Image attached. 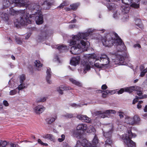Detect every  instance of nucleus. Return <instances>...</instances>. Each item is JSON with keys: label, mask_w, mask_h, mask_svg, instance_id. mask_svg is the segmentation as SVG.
<instances>
[{"label": "nucleus", "mask_w": 147, "mask_h": 147, "mask_svg": "<svg viewBox=\"0 0 147 147\" xmlns=\"http://www.w3.org/2000/svg\"><path fill=\"white\" fill-rule=\"evenodd\" d=\"M18 13L21 16L14 20L16 27L20 25L25 26L28 24H32L34 21L38 25L42 24L43 22V16L41 11V8L39 5L32 4L27 9L21 10L18 12L12 8L10 9V14L14 15Z\"/></svg>", "instance_id": "1"}, {"label": "nucleus", "mask_w": 147, "mask_h": 147, "mask_svg": "<svg viewBox=\"0 0 147 147\" xmlns=\"http://www.w3.org/2000/svg\"><path fill=\"white\" fill-rule=\"evenodd\" d=\"M103 45L109 47L115 44L117 53H112V59L115 64L119 63L121 65H126L125 59L128 58V55L125 52L126 47L121 39L115 33L108 34L102 39Z\"/></svg>", "instance_id": "2"}, {"label": "nucleus", "mask_w": 147, "mask_h": 147, "mask_svg": "<svg viewBox=\"0 0 147 147\" xmlns=\"http://www.w3.org/2000/svg\"><path fill=\"white\" fill-rule=\"evenodd\" d=\"M93 31V30L89 28L85 32H79L77 35L72 36V39L68 42L69 45L73 46L71 48V53L78 54L86 50L90 45V42L87 40Z\"/></svg>", "instance_id": "3"}, {"label": "nucleus", "mask_w": 147, "mask_h": 147, "mask_svg": "<svg viewBox=\"0 0 147 147\" xmlns=\"http://www.w3.org/2000/svg\"><path fill=\"white\" fill-rule=\"evenodd\" d=\"M97 58L94 54H86L84 55L81 59V68L78 69V71L80 74H84L90 69V65L93 64L94 62L95 66L98 68L101 67V64L97 63L96 58Z\"/></svg>", "instance_id": "4"}, {"label": "nucleus", "mask_w": 147, "mask_h": 147, "mask_svg": "<svg viewBox=\"0 0 147 147\" xmlns=\"http://www.w3.org/2000/svg\"><path fill=\"white\" fill-rule=\"evenodd\" d=\"M53 0H37L36 3H32L30 4H28L26 1L23 0H10V4L14 3L17 4L18 6L20 7L25 6L28 10V7L32 4H35L36 5H39L41 9L42 5L43 9H50L53 5L52 2H51Z\"/></svg>", "instance_id": "5"}, {"label": "nucleus", "mask_w": 147, "mask_h": 147, "mask_svg": "<svg viewBox=\"0 0 147 147\" xmlns=\"http://www.w3.org/2000/svg\"><path fill=\"white\" fill-rule=\"evenodd\" d=\"M136 136L135 134L132 133L130 128L127 130L126 133L122 135V138L124 143L128 147H135V143L131 140L132 138H135Z\"/></svg>", "instance_id": "6"}, {"label": "nucleus", "mask_w": 147, "mask_h": 147, "mask_svg": "<svg viewBox=\"0 0 147 147\" xmlns=\"http://www.w3.org/2000/svg\"><path fill=\"white\" fill-rule=\"evenodd\" d=\"M107 128L109 129V131H107L106 132L103 131L104 136L106 138H108L105 141V147H111L112 142L110 138L111 136L113 126L112 125H111L109 126H107Z\"/></svg>", "instance_id": "7"}, {"label": "nucleus", "mask_w": 147, "mask_h": 147, "mask_svg": "<svg viewBox=\"0 0 147 147\" xmlns=\"http://www.w3.org/2000/svg\"><path fill=\"white\" fill-rule=\"evenodd\" d=\"M116 111L113 110H108L104 111H98L95 112L94 115L99 118H104L106 117H111L113 116L112 114H116Z\"/></svg>", "instance_id": "8"}, {"label": "nucleus", "mask_w": 147, "mask_h": 147, "mask_svg": "<svg viewBox=\"0 0 147 147\" xmlns=\"http://www.w3.org/2000/svg\"><path fill=\"white\" fill-rule=\"evenodd\" d=\"M91 144L86 139L82 140V144L84 147H97L96 146L98 142V140L96 135H95L92 141Z\"/></svg>", "instance_id": "9"}, {"label": "nucleus", "mask_w": 147, "mask_h": 147, "mask_svg": "<svg viewBox=\"0 0 147 147\" xmlns=\"http://www.w3.org/2000/svg\"><path fill=\"white\" fill-rule=\"evenodd\" d=\"M134 90L136 91L138 96H140L142 91V89L140 87L136 86L125 88V92H126L131 93Z\"/></svg>", "instance_id": "10"}, {"label": "nucleus", "mask_w": 147, "mask_h": 147, "mask_svg": "<svg viewBox=\"0 0 147 147\" xmlns=\"http://www.w3.org/2000/svg\"><path fill=\"white\" fill-rule=\"evenodd\" d=\"M96 60H99L101 64L106 65L109 63V58L105 54H103L101 55L99 58H96Z\"/></svg>", "instance_id": "11"}, {"label": "nucleus", "mask_w": 147, "mask_h": 147, "mask_svg": "<svg viewBox=\"0 0 147 147\" xmlns=\"http://www.w3.org/2000/svg\"><path fill=\"white\" fill-rule=\"evenodd\" d=\"M140 0H122V2L125 4V5H129L131 3L132 4L131 6L135 8H138L139 7V3H138Z\"/></svg>", "instance_id": "12"}, {"label": "nucleus", "mask_w": 147, "mask_h": 147, "mask_svg": "<svg viewBox=\"0 0 147 147\" xmlns=\"http://www.w3.org/2000/svg\"><path fill=\"white\" fill-rule=\"evenodd\" d=\"M45 108L42 105L36 106L33 109L34 111L37 114L42 113L45 110Z\"/></svg>", "instance_id": "13"}, {"label": "nucleus", "mask_w": 147, "mask_h": 147, "mask_svg": "<svg viewBox=\"0 0 147 147\" xmlns=\"http://www.w3.org/2000/svg\"><path fill=\"white\" fill-rule=\"evenodd\" d=\"M80 60L81 58L79 56L74 57L71 60L70 64L72 65L76 66L80 63Z\"/></svg>", "instance_id": "14"}, {"label": "nucleus", "mask_w": 147, "mask_h": 147, "mask_svg": "<svg viewBox=\"0 0 147 147\" xmlns=\"http://www.w3.org/2000/svg\"><path fill=\"white\" fill-rule=\"evenodd\" d=\"M77 118L87 123H90L91 121V119L85 115H78L77 116Z\"/></svg>", "instance_id": "15"}, {"label": "nucleus", "mask_w": 147, "mask_h": 147, "mask_svg": "<svg viewBox=\"0 0 147 147\" xmlns=\"http://www.w3.org/2000/svg\"><path fill=\"white\" fill-rule=\"evenodd\" d=\"M72 88L70 87L66 86L64 85L61 86L57 88V91L60 94H63V91L70 90Z\"/></svg>", "instance_id": "16"}, {"label": "nucleus", "mask_w": 147, "mask_h": 147, "mask_svg": "<svg viewBox=\"0 0 147 147\" xmlns=\"http://www.w3.org/2000/svg\"><path fill=\"white\" fill-rule=\"evenodd\" d=\"M7 11L3 12L1 14V17L2 20L7 22H8L9 19V13L7 10Z\"/></svg>", "instance_id": "17"}, {"label": "nucleus", "mask_w": 147, "mask_h": 147, "mask_svg": "<svg viewBox=\"0 0 147 147\" xmlns=\"http://www.w3.org/2000/svg\"><path fill=\"white\" fill-rule=\"evenodd\" d=\"M57 118V116L56 115H52L51 117L47 118L45 119V121L48 124H51L54 122Z\"/></svg>", "instance_id": "18"}, {"label": "nucleus", "mask_w": 147, "mask_h": 147, "mask_svg": "<svg viewBox=\"0 0 147 147\" xmlns=\"http://www.w3.org/2000/svg\"><path fill=\"white\" fill-rule=\"evenodd\" d=\"M47 36V34L45 32H43L37 36L36 40L38 42H42L46 39Z\"/></svg>", "instance_id": "19"}, {"label": "nucleus", "mask_w": 147, "mask_h": 147, "mask_svg": "<svg viewBox=\"0 0 147 147\" xmlns=\"http://www.w3.org/2000/svg\"><path fill=\"white\" fill-rule=\"evenodd\" d=\"M121 10L123 14H127L129 11L130 10V7L129 5H123L121 6Z\"/></svg>", "instance_id": "20"}, {"label": "nucleus", "mask_w": 147, "mask_h": 147, "mask_svg": "<svg viewBox=\"0 0 147 147\" xmlns=\"http://www.w3.org/2000/svg\"><path fill=\"white\" fill-rule=\"evenodd\" d=\"M55 48L57 49L61 52L68 49V47L63 45H59L55 46Z\"/></svg>", "instance_id": "21"}, {"label": "nucleus", "mask_w": 147, "mask_h": 147, "mask_svg": "<svg viewBox=\"0 0 147 147\" xmlns=\"http://www.w3.org/2000/svg\"><path fill=\"white\" fill-rule=\"evenodd\" d=\"M125 122L127 124L131 125H133V117L128 116H126L125 117Z\"/></svg>", "instance_id": "22"}, {"label": "nucleus", "mask_w": 147, "mask_h": 147, "mask_svg": "<svg viewBox=\"0 0 147 147\" xmlns=\"http://www.w3.org/2000/svg\"><path fill=\"white\" fill-rule=\"evenodd\" d=\"M46 80L48 83L51 84L52 83L51 81L50 80V78L51 76V71L50 68L47 69V71Z\"/></svg>", "instance_id": "23"}, {"label": "nucleus", "mask_w": 147, "mask_h": 147, "mask_svg": "<svg viewBox=\"0 0 147 147\" xmlns=\"http://www.w3.org/2000/svg\"><path fill=\"white\" fill-rule=\"evenodd\" d=\"M142 93L140 94V96H136V98L133 100V104H135L136 102L138 101V100L139 99H142L146 98L147 97V95L144 94L143 95H142Z\"/></svg>", "instance_id": "24"}, {"label": "nucleus", "mask_w": 147, "mask_h": 147, "mask_svg": "<svg viewBox=\"0 0 147 147\" xmlns=\"http://www.w3.org/2000/svg\"><path fill=\"white\" fill-rule=\"evenodd\" d=\"M69 80L72 84L79 87L82 86V84L79 81H77L75 79L73 78H70L69 79Z\"/></svg>", "instance_id": "25"}, {"label": "nucleus", "mask_w": 147, "mask_h": 147, "mask_svg": "<svg viewBox=\"0 0 147 147\" xmlns=\"http://www.w3.org/2000/svg\"><path fill=\"white\" fill-rule=\"evenodd\" d=\"M87 129V125L84 124H81L78 125L76 127L77 130H82L83 131H85Z\"/></svg>", "instance_id": "26"}, {"label": "nucleus", "mask_w": 147, "mask_h": 147, "mask_svg": "<svg viewBox=\"0 0 147 147\" xmlns=\"http://www.w3.org/2000/svg\"><path fill=\"white\" fill-rule=\"evenodd\" d=\"M144 67L143 65H141L140 68V69L141 71L140 74L139 76L140 77H144L146 73L147 72V69H144Z\"/></svg>", "instance_id": "27"}, {"label": "nucleus", "mask_w": 147, "mask_h": 147, "mask_svg": "<svg viewBox=\"0 0 147 147\" xmlns=\"http://www.w3.org/2000/svg\"><path fill=\"white\" fill-rule=\"evenodd\" d=\"M43 138L45 139H49L54 142H55V138L51 134H47L44 135L43 136Z\"/></svg>", "instance_id": "28"}, {"label": "nucleus", "mask_w": 147, "mask_h": 147, "mask_svg": "<svg viewBox=\"0 0 147 147\" xmlns=\"http://www.w3.org/2000/svg\"><path fill=\"white\" fill-rule=\"evenodd\" d=\"M141 121L140 117L137 115H135L133 117V125L135 124H139Z\"/></svg>", "instance_id": "29"}, {"label": "nucleus", "mask_w": 147, "mask_h": 147, "mask_svg": "<svg viewBox=\"0 0 147 147\" xmlns=\"http://www.w3.org/2000/svg\"><path fill=\"white\" fill-rule=\"evenodd\" d=\"M107 7L109 10H114L116 9L117 5H115L114 3H110L107 4Z\"/></svg>", "instance_id": "30"}, {"label": "nucleus", "mask_w": 147, "mask_h": 147, "mask_svg": "<svg viewBox=\"0 0 147 147\" xmlns=\"http://www.w3.org/2000/svg\"><path fill=\"white\" fill-rule=\"evenodd\" d=\"M121 16V14L119 11H116L113 13V18L115 20H118Z\"/></svg>", "instance_id": "31"}, {"label": "nucleus", "mask_w": 147, "mask_h": 147, "mask_svg": "<svg viewBox=\"0 0 147 147\" xmlns=\"http://www.w3.org/2000/svg\"><path fill=\"white\" fill-rule=\"evenodd\" d=\"M34 63L35 66L37 68V70H39L40 68L42 66V64L40 63V61L39 60H36Z\"/></svg>", "instance_id": "32"}, {"label": "nucleus", "mask_w": 147, "mask_h": 147, "mask_svg": "<svg viewBox=\"0 0 147 147\" xmlns=\"http://www.w3.org/2000/svg\"><path fill=\"white\" fill-rule=\"evenodd\" d=\"M9 0H3V9L7 8L9 7Z\"/></svg>", "instance_id": "33"}, {"label": "nucleus", "mask_w": 147, "mask_h": 147, "mask_svg": "<svg viewBox=\"0 0 147 147\" xmlns=\"http://www.w3.org/2000/svg\"><path fill=\"white\" fill-rule=\"evenodd\" d=\"M79 5L80 3H77L71 4L70 5V7L71 8V10H75L76 9Z\"/></svg>", "instance_id": "34"}, {"label": "nucleus", "mask_w": 147, "mask_h": 147, "mask_svg": "<svg viewBox=\"0 0 147 147\" xmlns=\"http://www.w3.org/2000/svg\"><path fill=\"white\" fill-rule=\"evenodd\" d=\"M18 78L20 83H24L26 79L25 75L23 74H21L19 76Z\"/></svg>", "instance_id": "35"}, {"label": "nucleus", "mask_w": 147, "mask_h": 147, "mask_svg": "<svg viewBox=\"0 0 147 147\" xmlns=\"http://www.w3.org/2000/svg\"><path fill=\"white\" fill-rule=\"evenodd\" d=\"M0 147H9V146L6 141L0 140Z\"/></svg>", "instance_id": "36"}, {"label": "nucleus", "mask_w": 147, "mask_h": 147, "mask_svg": "<svg viewBox=\"0 0 147 147\" xmlns=\"http://www.w3.org/2000/svg\"><path fill=\"white\" fill-rule=\"evenodd\" d=\"M129 20V16L128 14L124 15L121 19V21L123 22H126Z\"/></svg>", "instance_id": "37"}, {"label": "nucleus", "mask_w": 147, "mask_h": 147, "mask_svg": "<svg viewBox=\"0 0 147 147\" xmlns=\"http://www.w3.org/2000/svg\"><path fill=\"white\" fill-rule=\"evenodd\" d=\"M87 104H76L75 103H72L71 104V106L74 108H76L78 107H82V106L84 105H86Z\"/></svg>", "instance_id": "38"}, {"label": "nucleus", "mask_w": 147, "mask_h": 147, "mask_svg": "<svg viewBox=\"0 0 147 147\" xmlns=\"http://www.w3.org/2000/svg\"><path fill=\"white\" fill-rule=\"evenodd\" d=\"M87 132L88 133H91L92 132H94L95 131V129L93 126L90 125L88 127H87Z\"/></svg>", "instance_id": "39"}, {"label": "nucleus", "mask_w": 147, "mask_h": 147, "mask_svg": "<svg viewBox=\"0 0 147 147\" xmlns=\"http://www.w3.org/2000/svg\"><path fill=\"white\" fill-rule=\"evenodd\" d=\"M107 90H106L105 91H103L101 90H100L98 91V92H101L102 93V96L103 98H105L107 96V94H109L108 93H107Z\"/></svg>", "instance_id": "40"}, {"label": "nucleus", "mask_w": 147, "mask_h": 147, "mask_svg": "<svg viewBox=\"0 0 147 147\" xmlns=\"http://www.w3.org/2000/svg\"><path fill=\"white\" fill-rule=\"evenodd\" d=\"M69 3L68 2L64 1L63 3H61L60 5L58 7V8H63L64 6L67 5H69Z\"/></svg>", "instance_id": "41"}, {"label": "nucleus", "mask_w": 147, "mask_h": 147, "mask_svg": "<svg viewBox=\"0 0 147 147\" xmlns=\"http://www.w3.org/2000/svg\"><path fill=\"white\" fill-rule=\"evenodd\" d=\"M47 99L46 97H42L40 98H38L36 100L37 102H43L46 101Z\"/></svg>", "instance_id": "42"}, {"label": "nucleus", "mask_w": 147, "mask_h": 147, "mask_svg": "<svg viewBox=\"0 0 147 147\" xmlns=\"http://www.w3.org/2000/svg\"><path fill=\"white\" fill-rule=\"evenodd\" d=\"M15 40L16 42L19 44L21 45L22 43V40L19 37H18L17 36H15Z\"/></svg>", "instance_id": "43"}, {"label": "nucleus", "mask_w": 147, "mask_h": 147, "mask_svg": "<svg viewBox=\"0 0 147 147\" xmlns=\"http://www.w3.org/2000/svg\"><path fill=\"white\" fill-rule=\"evenodd\" d=\"M20 83V84L18 87V89L19 90H21L25 87V85L24 83Z\"/></svg>", "instance_id": "44"}, {"label": "nucleus", "mask_w": 147, "mask_h": 147, "mask_svg": "<svg viewBox=\"0 0 147 147\" xmlns=\"http://www.w3.org/2000/svg\"><path fill=\"white\" fill-rule=\"evenodd\" d=\"M65 136L64 134H62L61 136V138H59L58 139V141L59 142H63L65 139Z\"/></svg>", "instance_id": "45"}, {"label": "nucleus", "mask_w": 147, "mask_h": 147, "mask_svg": "<svg viewBox=\"0 0 147 147\" xmlns=\"http://www.w3.org/2000/svg\"><path fill=\"white\" fill-rule=\"evenodd\" d=\"M107 93H108L109 95H112L114 94L117 92V89L112 90H107Z\"/></svg>", "instance_id": "46"}, {"label": "nucleus", "mask_w": 147, "mask_h": 147, "mask_svg": "<svg viewBox=\"0 0 147 147\" xmlns=\"http://www.w3.org/2000/svg\"><path fill=\"white\" fill-rule=\"evenodd\" d=\"M17 92V89H15L11 90L10 92V95H13L16 94Z\"/></svg>", "instance_id": "47"}, {"label": "nucleus", "mask_w": 147, "mask_h": 147, "mask_svg": "<svg viewBox=\"0 0 147 147\" xmlns=\"http://www.w3.org/2000/svg\"><path fill=\"white\" fill-rule=\"evenodd\" d=\"M118 113H119L118 115L120 118L122 119L123 118L125 115L124 113L123 112L120 111L118 112Z\"/></svg>", "instance_id": "48"}, {"label": "nucleus", "mask_w": 147, "mask_h": 147, "mask_svg": "<svg viewBox=\"0 0 147 147\" xmlns=\"http://www.w3.org/2000/svg\"><path fill=\"white\" fill-rule=\"evenodd\" d=\"M38 143L42 145L45 146H47L48 145V144H47L43 143L41 141V140L39 139H38Z\"/></svg>", "instance_id": "49"}, {"label": "nucleus", "mask_w": 147, "mask_h": 147, "mask_svg": "<svg viewBox=\"0 0 147 147\" xmlns=\"http://www.w3.org/2000/svg\"><path fill=\"white\" fill-rule=\"evenodd\" d=\"M38 143L42 145L45 146H47L48 145V144H47L43 143L41 141V140L39 139H38Z\"/></svg>", "instance_id": "50"}, {"label": "nucleus", "mask_w": 147, "mask_h": 147, "mask_svg": "<svg viewBox=\"0 0 147 147\" xmlns=\"http://www.w3.org/2000/svg\"><path fill=\"white\" fill-rule=\"evenodd\" d=\"M64 116L68 118H71L73 117V115L71 113H67Z\"/></svg>", "instance_id": "51"}, {"label": "nucleus", "mask_w": 147, "mask_h": 147, "mask_svg": "<svg viewBox=\"0 0 147 147\" xmlns=\"http://www.w3.org/2000/svg\"><path fill=\"white\" fill-rule=\"evenodd\" d=\"M143 102L142 101L140 100L139 101L137 105V108L138 109H140L142 107V106L141 104L143 103Z\"/></svg>", "instance_id": "52"}, {"label": "nucleus", "mask_w": 147, "mask_h": 147, "mask_svg": "<svg viewBox=\"0 0 147 147\" xmlns=\"http://www.w3.org/2000/svg\"><path fill=\"white\" fill-rule=\"evenodd\" d=\"M82 141L81 142H80V141H78L77 142L75 146V147H81V145H82L83 146L82 144Z\"/></svg>", "instance_id": "53"}, {"label": "nucleus", "mask_w": 147, "mask_h": 147, "mask_svg": "<svg viewBox=\"0 0 147 147\" xmlns=\"http://www.w3.org/2000/svg\"><path fill=\"white\" fill-rule=\"evenodd\" d=\"M124 91H125V88H122L120 89L118 91H117L118 94H121L123 93Z\"/></svg>", "instance_id": "54"}, {"label": "nucleus", "mask_w": 147, "mask_h": 147, "mask_svg": "<svg viewBox=\"0 0 147 147\" xmlns=\"http://www.w3.org/2000/svg\"><path fill=\"white\" fill-rule=\"evenodd\" d=\"M133 47L134 48L136 49H138L140 48L141 46L140 45L138 44H136L134 45Z\"/></svg>", "instance_id": "55"}, {"label": "nucleus", "mask_w": 147, "mask_h": 147, "mask_svg": "<svg viewBox=\"0 0 147 147\" xmlns=\"http://www.w3.org/2000/svg\"><path fill=\"white\" fill-rule=\"evenodd\" d=\"M144 87L145 88H147V79H145L143 83Z\"/></svg>", "instance_id": "56"}, {"label": "nucleus", "mask_w": 147, "mask_h": 147, "mask_svg": "<svg viewBox=\"0 0 147 147\" xmlns=\"http://www.w3.org/2000/svg\"><path fill=\"white\" fill-rule=\"evenodd\" d=\"M3 105L6 107L8 106L9 105V103L6 100H4L3 101Z\"/></svg>", "instance_id": "57"}, {"label": "nucleus", "mask_w": 147, "mask_h": 147, "mask_svg": "<svg viewBox=\"0 0 147 147\" xmlns=\"http://www.w3.org/2000/svg\"><path fill=\"white\" fill-rule=\"evenodd\" d=\"M107 88V86L106 84H103L101 86V88L102 90H105Z\"/></svg>", "instance_id": "58"}, {"label": "nucleus", "mask_w": 147, "mask_h": 147, "mask_svg": "<svg viewBox=\"0 0 147 147\" xmlns=\"http://www.w3.org/2000/svg\"><path fill=\"white\" fill-rule=\"evenodd\" d=\"M54 60L55 61H57V62H59V63H60V60L57 56H56L54 58Z\"/></svg>", "instance_id": "59"}, {"label": "nucleus", "mask_w": 147, "mask_h": 147, "mask_svg": "<svg viewBox=\"0 0 147 147\" xmlns=\"http://www.w3.org/2000/svg\"><path fill=\"white\" fill-rule=\"evenodd\" d=\"M31 34V33L29 32L25 36V38L26 39H28L30 36Z\"/></svg>", "instance_id": "60"}, {"label": "nucleus", "mask_w": 147, "mask_h": 147, "mask_svg": "<svg viewBox=\"0 0 147 147\" xmlns=\"http://www.w3.org/2000/svg\"><path fill=\"white\" fill-rule=\"evenodd\" d=\"M63 147H71L67 143H64L63 144Z\"/></svg>", "instance_id": "61"}, {"label": "nucleus", "mask_w": 147, "mask_h": 147, "mask_svg": "<svg viewBox=\"0 0 147 147\" xmlns=\"http://www.w3.org/2000/svg\"><path fill=\"white\" fill-rule=\"evenodd\" d=\"M142 4L145 5H147V0H142Z\"/></svg>", "instance_id": "62"}, {"label": "nucleus", "mask_w": 147, "mask_h": 147, "mask_svg": "<svg viewBox=\"0 0 147 147\" xmlns=\"http://www.w3.org/2000/svg\"><path fill=\"white\" fill-rule=\"evenodd\" d=\"M75 26V25L74 24H71L69 26V28H73Z\"/></svg>", "instance_id": "63"}, {"label": "nucleus", "mask_w": 147, "mask_h": 147, "mask_svg": "<svg viewBox=\"0 0 147 147\" xmlns=\"http://www.w3.org/2000/svg\"><path fill=\"white\" fill-rule=\"evenodd\" d=\"M65 9L67 11H70L71 10V7L70 8L69 7H65Z\"/></svg>", "instance_id": "64"}]
</instances>
